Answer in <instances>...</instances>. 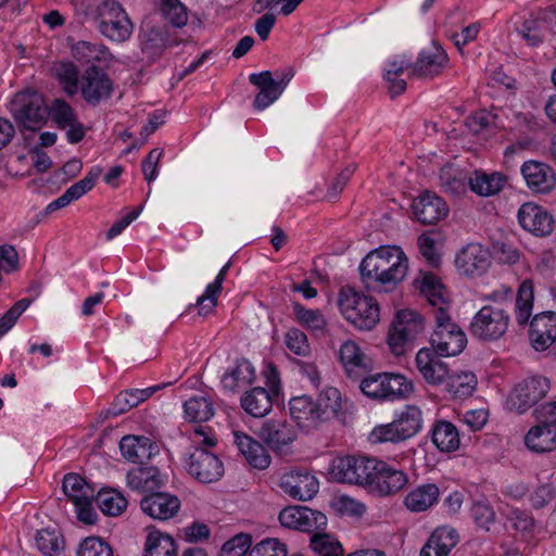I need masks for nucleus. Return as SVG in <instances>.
I'll return each mask as SVG.
<instances>
[{
	"instance_id": "obj_1",
	"label": "nucleus",
	"mask_w": 556,
	"mask_h": 556,
	"mask_svg": "<svg viewBox=\"0 0 556 556\" xmlns=\"http://www.w3.org/2000/svg\"><path fill=\"white\" fill-rule=\"evenodd\" d=\"M409 260L399 245H381L370 251L359 265L366 286L386 291L395 289L405 280Z\"/></svg>"
},
{
	"instance_id": "obj_2",
	"label": "nucleus",
	"mask_w": 556,
	"mask_h": 556,
	"mask_svg": "<svg viewBox=\"0 0 556 556\" xmlns=\"http://www.w3.org/2000/svg\"><path fill=\"white\" fill-rule=\"evenodd\" d=\"M338 307L342 317L359 331L375 329L381 319V308L377 299L352 287L341 288Z\"/></svg>"
},
{
	"instance_id": "obj_3",
	"label": "nucleus",
	"mask_w": 556,
	"mask_h": 556,
	"mask_svg": "<svg viewBox=\"0 0 556 556\" xmlns=\"http://www.w3.org/2000/svg\"><path fill=\"white\" fill-rule=\"evenodd\" d=\"M192 441L198 446L186 459L187 471L201 483H213L224 475V465L217 455L200 446H214L216 440L211 437L202 426L193 430Z\"/></svg>"
},
{
	"instance_id": "obj_4",
	"label": "nucleus",
	"mask_w": 556,
	"mask_h": 556,
	"mask_svg": "<svg viewBox=\"0 0 556 556\" xmlns=\"http://www.w3.org/2000/svg\"><path fill=\"white\" fill-rule=\"evenodd\" d=\"M426 330V319L416 309H397L389 327L387 343L390 352L402 356L414 345Z\"/></svg>"
},
{
	"instance_id": "obj_5",
	"label": "nucleus",
	"mask_w": 556,
	"mask_h": 556,
	"mask_svg": "<svg viewBox=\"0 0 556 556\" xmlns=\"http://www.w3.org/2000/svg\"><path fill=\"white\" fill-rule=\"evenodd\" d=\"M434 329L430 337L433 350L440 356H456L467 344L466 333L455 324L444 307L433 311Z\"/></svg>"
},
{
	"instance_id": "obj_6",
	"label": "nucleus",
	"mask_w": 556,
	"mask_h": 556,
	"mask_svg": "<svg viewBox=\"0 0 556 556\" xmlns=\"http://www.w3.org/2000/svg\"><path fill=\"white\" fill-rule=\"evenodd\" d=\"M10 111L15 121L29 130L40 129L49 116L43 97L36 91H23L11 101Z\"/></svg>"
},
{
	"instance_id": "obj_7",
	"label": "nucleus",
	"mask_w": 556,
	"mask_h": 556,
	"mask_svg": "<svg viewBox=\"0 0 556 556\" xmlns=\"http://www.w3.org/2000/svg\"><path fill=\"white\" fill-rule=\"evenodd\" d=\"M374 460L372 457L352 455L334 457L330 460L325 475L329 481L366 488Z\"/></svg>"
},
{
	"instance_id": "obj_8",
	"label": "nucleus",
	"mask_w": 556,
	"mask_h": 556,
	"mask_svg": "<svg viewBox=\"0 0 556 556\" xmlns=\"http://www.w3.org/2000/svg\"><path fill=\"white\" fill-rule=\"evenodd\" d=\"M100 33L112 41L124 42L132 33V23L124 8L115 0H104L97 7Z\"/></svg>"
},
{
	"instance_id": "obj_9",
	"label": "nucleus",
	"mask_w": 556,
	"mask_h": 556,
	"mask_svg": "<svg viewBox=\"0 0 556 556\" xmlns=\"http://www.w3.org/2000/svg\"><path fill=\"white\" fill-rule=\"evenodd\" d=\"M62 490L66 498L73 503L79 521L86 525L96 522L97 513L92 507L93 488L77 473H67L63 478Z\"/></svg>"
},
{
	"instance_id": "obj_10",
	"label": "nucleus",
	"mask_w": 556,
	"mask_h": 556,
	"mask_svg": "<svg viewBox=\"0 0 556 556\" xmlns=\"http://www.w3.org/2000/svg\"><path fill=\"white\" fill-rule=\"evenodd\" d=\"M509 321L510 316L503 307L485 305L473 316L470 331L481 340L494 341L507 332Z\"/></svg>"
},
{
	"instance_id": "obj_11",
	"label": "nucleus",
	"mask_w": 556,
	"mask_h": 556,
	"mask_svg": "<svg viewBox=\"0 0 556 556\" xmlns=\"http://www.w3.org/2000/svg\"><path fill=\"white\" fill-rule=\"evenodd\" d=\"M407 483L408 476L404 470L375 458L366 488L380 496H389L403 490Z\"/></svg>"
},
{
	"instance_id": "obj_12",
	"label": "nucleus",
	"mask_w": 556,
	"mask_h": 556,
	"mask_svg": "<svg viewBox=\"0 0 556 556\" xmlns=\"http://www.w3.org/2000/svg\"><path fill=\"white\" fill-rule=\"evenodd\" d=\"M258 435L268 448L279 456L291 455L293 453L292 445L298 438L294 427L283 418H271L264 421Z\"/></svg>"
},
{
	"instance_id": "obj_13",
	"label": "nucleus",
	"mask_w": 556,
	"mask_h": 556,
	"mask_svg": "<svg viewBox=\"0 0 556 556\" xmlns=\"http://www.w3.org/2000/svg\"><path fill=\"white\" fill-rule=\"evenodd\" d=\"M549 390V382L544 377H529L515 386L506 400L509 410L522 414L544 399Z\"/></svg>"
},
{
	"instance_id": "obj_14",
	"label": "nucleus",
	"mask_w": 556,
	"mask_h": 556,
	"mask_svg": "<svg viewBox=\"0 0 556 556\" xmlns=\"http://www.w3.org/2000/svg\"><path fill=\"white\" fill-rule=\"evenodd\" d=\"M293 76V70L288 68L274 78L269 71L251 74L249 79L252 85L258 88V93L254 99V108L264 110L274 103L285 90L286 86Z\"/></svg>"
},
{
	"instance_id": "obj_15",
	"label": "nucleus",
	"mask_w": 556,
	"mask_h": 556,
	"mask_svg": "<svg viewBox=\"0 0 556 556\" xmlns=\"http://www.w3.org/2000/svg\"><path fill=\"white\" fill-rule=\"evenodd\" d=\"M490 265V251L479 243H468L455 256V267L463 276L479 277L486 273Z\"/></svg>"
},
{
	"instance_id": "obj_16",
	"label": "nucleus",
	"mask_w": 556,
	"mask_h": 556,
	"mask_svg": "<svg viewBox=\"0 0 556 556\" xmlns=\"http://www.w3.org/2000/svg\"><path fill=\"white\" fill-rule=\"evenodd\" d=\"M430 348H421L414 359L415 367L421 378L432 387H442L448 378L450 367Z\"/></svg>"
},
{
	"instance_id": "obj_17",
	"label": "nucleus",
	"mask_w": 556,
	"mask_h": 556,
	"mask_svg": "<svg viewBox=\"0 0 556 556\" xmlns=\"http://www.w3.org/2000/svg\"><path fill=\"white\" fill-rule=\"evenodd\" d=\"M49 115L55 125L66 130L71 143H78L86 135L85 126L79 122L76 111L64 100L56 99L49 108Z\"/></svg>"
},
{
	"instance_id": "obj_18",
	"label": "nucleus",
	"mask_w": 556,
	"mask_h": 556,
	"mask_svg": "<svg viewBox=\"0 0 556 556\" xmlns=\"http://www.w3.org/2000/svg\"><path fill=\"white\" fill-rule=\"evenodd\" d=\"M520 172L527 187L535 193H549L556 186V173L546 163L529 160L521 165Z\"/></svg>"
},
{
	"instance_id": "obj_19",
	"label": "nucleus",
	"mask_w": 556,
	"mask_h": 556,
	"mask_svg": "<svg viewBox=\"0 0 556 556\" xmlns=\"http://www.w3.org/2000/svg\"><path fill=\"white\" fill-rule=\"evenodd\" d=\"M517 217L520 226L535 236H546L553 230V217L533 202L523 203L518 210Z\"/></svg>"
},
{
	"instance_id": "obj_20",
	"label": "nucleus",
	"mask_w": 556,
	"mask_h": 556,
	"mask_svg": "<svg viewBox=\"0 0 556 556\" xmlns=\"http://www.w3.org/2000/svg\"><path fill=\"white\" fill-rule=\"evenodd\" d=\"M448 58L441 46L432 42L424 48L414 64H412V74L417 77H433L439 75L447 65Z\"/></svg>"
},
{
	"instance_id": "obj_21",
	"label": "nucleus",
	"mask_w": 556,
	"mask_h": 556,
	"mask_svg": "<svg viewBox=\"0 0 556 556\" xmlns=\"http://www.w3.org/2000/svg\"><path fill=\"white\" fill-rule=\"evenodd\" d=\"M141 510L156 520H168L177 515L180 501L177 496L165 492H153L140 502Z\"/></svg>"
},
{
	"instance_id": "obj_22",
	"label": "nucleus",
	"mask_w": 556,
	"mask_h": 556,
	"mask_svg": "<svg viewBox=\"0 0 556 556\" xmlns=\"http://www.w3.org/2000/svg\"><path fill=\"white\" fill-rule=\"evenodd\" d=\"M415 217L422 224H435L448 214L447 204L435 193L426 191L413 201Z\"/></svg>"
},
{
	"instance_id": "obj_23",
	"label": "nucleus",
	"mask_w": 556,
	"mask_h": 556,
	"mask_svg": "<svg viewBox=\"0 0 556 556\" xmlns=\"http://www.w3.org/2000/svg\"><path fill=\"white\" fill-rule=\"evenodd\" d=\"M415 288L437 308L450 309V296L440 278L430 271H419L414 280Z\"/></svg>"
},
{
	"instance_id": "obj_24",
	"label": "nucleus",
	"mask_w": 556,
	"mask_h": 556,
	"mask_svg": "<svg viewBox=\"0 0 556 556\" xmlns=\"http://www.w3.org/2000/svg\"><path fill=\"white\" fill-rule=\"evenodd\" d=\"M80 91L86 102L96 105L111 96L112 83L103 72L90 66L83 77Z\"/></svg>"
},
{
	"instance_id": "obj_25",
	"label": "nucleus",
	"mask_w": 556,
	"mask_h": 556,
	"mask_svg": "<svg viewBox=\"0 0 556 556\" xmlns=\"http://www.w3.org/2000/svg\"><path fill=\"white\" fill-rule=\"evenodd\" d=\"M392 422L403 442L417 435L424 428V413L415 404H406L393 412Z\"/></svg>"
},
{
	"instance_id": "obj_26",
	"label": "nucleus",
	"mask_w": 556,
	"mask_h": 556,
	"mask_svg": "<svg viewBox=\"0 0 556 556\" xmlns=\"http://www.w3.org/2000/svg\"><path fill=\"white\" fill-rule=\"evenodd\" d=\"M536 351H544L556 340V313L544 312L533 317L529 332Z\"/></svg>"
},
{
	"instance_id": "obj_27",
	"label": "nucleus",
	"mask_w": 556,
	"mask_h": 556,
	"mask_svg": "<svg viewBox=\"0 0 556 556\" xmlns=\"http://www.w3.org/2000/svg\"><path fill=\"white\" fill-rule=\"evenodd\" d=\"M315 418L321 420L339 419L346 421L345 406L338 389L327 387L323 389L315 401Z\"/></svg>"
},
{
	"instance_id": "obj_28",
	"label": "nucleus",
	"mask_w": 556,
	"mask_h": 556,
	"mask_svg": "<svg viewBox=\"0 0 556 556\" xmlns=\"http://www.w3.org/2000/svg\"><path fill=\"white\" fill-rule=\"evenodd\" d=\"M280 490L298 501L313 498V475L308 471L292 470L283 473L278 483Z\"/></svg>"
},
{
	"instance_id": "obj_29",
	"label": "nucleus",
	"mask_w": 556,
	"mask_h": 556,
	"mask_svg": "<svg viewBox=\"0 0 556 556\" xmlns=\"http://www.w3.org/2000/svg\"><path fill=\"white\" fill-rule=\"evenodd\" d=\"M233 438L239 452L252 467L264 470L270 465V455L258 441L241 431H235Z\"/></svg>"
},
{
	"instance_id": "obj_30",
	"label": "nucleus",
	"mask_w": 556,
	"mask_h": 556,
	"mask_svg": "<svg viewBox=\"0 0 556 556\" xmlns=\"http://www.w3.org/2000/svg\"><path fill=\"white\" fill-rule=\"evenodd\" d=\"M459 535L448 526L438 527L420 551V556H447L457 545Z\"/></svg>"
},
{
	"instance_id": "obj_31",
	"label": "nucleus",
	"mask_w": 556,
	"mask_h": 556,
	"mask_svg": "<svg viewBox=\"0 0 556 556\" xmlns=\"http://www.w3.org/2000/svg\"><path fill=\"white\" fill-rule=\"evenodd\" d=\"M119 448L123 456L135 464H142L159 453V445L151 439L138 435H126L121 440Z\"/></svg>"
},
{
	"instance_id": "obj_32",
	"label": "nucleus",
	"mask_w": 556,
	"mask_h": 556,
	"mask_svg": "<svg viewBox=\"0 0 556 556\" xmlns=\"http://www.w3.org/2000/svg\"><path fill=\"white\" fill-rule=\"evenodd\" d=\"M432 444L441 453L456 452L460 446V434L457 427L445 419H437L430 428Z\"/></svg>"
},
{
	"instance_id": "obj_33",
	"label": "nucleus",
	"mask_w": 556,
	"mask_h": 556,
	"mask_svg": "<svg viewBox=\"0 0 556 556\" xmlns=\"http://www.w3.org/2000/svg\"><path fill=\"white\" fill-rule=\"evenodd\" d=\"M102 169L99 166L91 168L85 178L72 185L61 197L52 201L47 206L46 211L48 213H52L56 210L67 206L73 201L80 199L94 187V184L100 177Z\"/></svg>"
},
{
	"instance_id": "obj_34",
	"label": "nucleus",
	"mask_w": 556,
	"mask_h": 556,
	"mask_svg": "<svg viewBox=\"0 0 556 556\" xmlns=\"http://www.w3.org/2000/svg\"><path fill=\"white\" fill-rule=\"evenodd\" d=\"M525 445L534 453L556 450V425L544 421L531 427L525 435Z\"/></svg>"
},
{
	"instance_id": "obj_35",
	"label": "nucleus",
	"mask_w": 556,
	"mask_h": 556,
	"mask_svg": "<svg viewBox=\"0 0 556 556\" xmlns=\"http://www.w3.org/2000/svg\"><path fill=\"white\" fill-rule=\"evenodd\" d=\"M274 399L275 396L267 389L255 387L242 394L240 404L248 415L262 418L271 410Z\"/></svg>"
},
{
	"instance_id": "obj_36",
	"label": "nucleus",
	"mask_w": 556,
	"mask_h": 556,
	"mask_svg": "<svg viewBox=\"0 0 556 556\" xmlns=\"http://www.w3.org/2000/svg\"><path fill=\"white\" fill-rule=\"evenodd\" d=\"M339 361L348 375L357 374L369 367L370 361L363 348L355 340H345L338 352Z\"/></svg>"
},
{
	"instance_id": "obj_37",
	"label": "nucleus",
	"mask_w": 556,
	"mask_h": 556,
	"mask_svg": "<svg viewBox=\"0 0 556 556\" xmlns=\"http://www.w3.org/2000/svg\"><path fill=\"white\" fill-rule=\"evenodd\" d=\"M440 490L434 483H425L413 488L404 497V506L412 513L430 509L439 501Z\"/></svg>"
},
{
	"instance_id": "obj_38",
	"label": "nucleus",
	"mask_w": 556,
	"mask_h": 556,
	"mask_svg": "<svg viewBox=\"0 0 556 556\" xmlns=\"http://www.w3.org/2000/svg\"><path fill=\"white\" fill-rule=\"evenodd\" d=\"M506 182V176L498 172L488 174L483 170H475L468 178L470 190L480 197H493L500 193Z\"/></svg>"
},
{
	"instance_id": "obj_39",
	"label": "nucleus",
	"mask_w": 556,
	"mask_h": 556,
	"mask_svg": "<svg viewBox=\"0 0 556 556\" xmlns=\"http://www.w3.org/2000/svg\"><path fill=\"white\" fill-rule=\"evenodd\" d=\"M326 526V515L315 511V556H342V545L337 538L324 530Z\"/></svg>"
},
{
	"instance_id": "obj_40",
	"label": "nucleus",
	"mask_w": 556,
	"mask_h": 556,
	"mask_svg": "<svg viewBox=\"0 0 556 556\" xmlns=\"http://www.w3.org/2000/svg\"><path fill=\"white\" fill-rule=\"evenodd\" d=\"M256 378L255 368L247 359H239L235 366L229 368L222 378L223 387L226 390L236 392L254 382Z\"/></svg>"
},
{
	"instance_id": "obj_41",
	"label": "nucleus",
	"mask_w": 556,
	"mask_h": 556,
	"mask_svg": "<svg viewBox=\"0 0 556 556\" xmlns=\"http://www.w3.org/2000/svg\"><path fill=\"white\" fill-rule=\"evenodd\" d=\"M178 546L174 538L156 529H150L146 536L143 556H177Z\"/></svg>"
},
{
	"instance_id": "obj_42",
	"label": "nucleus",
	"mask_w": 556,
	"mask_h": 556,
	"mask_svg": "<svg viewBox=\"0 0 556 556\" xmlns=\"http://www.w3.org/2000/svg\"><path fill=\"white\" fill-rule=\"evenodd\" d=\"M159 469L155 467H137L127 475V485L137 492L153 493L161 488Z\"/></svg>"
},
{
	"instance_id": "obj_43",
	"label": "nucleus",
	"mask_w": 556,
	"mask_h": 556,
	"mask_svg": "<svg viewBox=\"0 0 556 556\" xmlns=\"http://www.w3.org/2000/svg\"><path fill=\"white\" fill-rule=\"evenodd\" d=\"M279 521L283 527L309 533L313 526V510L307 506H290L280 511Z\"/></svg>"
},
{
	"instance_id": "obj_44",
	"label": "nucleus",
	"mask_w": 556,
	"mask_h": 556,
	"mask_svg": "<svg viewBox=\"0 0 556 556\" xmlns=\"http://www.w3.org/2000/svg\"><path fill=\"white\" fill-rule=\"evenodd\" d=\"M477 378L471 371H448V378L443 383L445 390L454 396L463 397L470 395L477 387Z\"/></svg>"
},
{
	"instance_id": "obj_45",
	"label": "nucleus",
	"mask_w": 556,
	"mask_h": 556,
	"mask_svg": "<svg viewBox=\"0 0 556 556\" xmlns=\"http://www.w3.org/2000/svg\"><path fill=\"white\" fill-rule=\"evenodd\" d=\"M73 56L83 64H93L96 62H105L110 59L108 48L101 43L89 41H78L72 47Z\"/></svg>"
},
{
	"instance_id": "obj_46",
	"label": "nucleus",
	"mask_w": 556,
	"mask_h": 556,
	"mask_svg": "<svg viewBox=\"0 0 556 556\" xmlns=\"http://www.w3.org/2000/svg\"><path fill=\"white\" fill-rule=\"evenodd\" d=\"M415 382L402 374L387 372V401L408 400L415 393Z\"/></svg>"
},
{
	"instance_id": "obj_47",
	"label": "nucleus",
	"mask_w": 556,
	"mask_h": 556,
	"mask_svg": "<svg viewBox=\"0 0 556 556\" xmlns=\"http://www.w3.org/2000/svg\"><path fill=\"white\" fill-rule=\"evenodd\" d=\"M533 283L531 280L526 279L518 288L515 303V315L519 325H526L529 321L533 311Z\"/></svg>"
},
{
	"instance_id": "obj_48",
	"label": "nucleus",
	"mask_w": 556,
	"mask_h": 556,
	"mask_svg": "<svg viewBox=\"0 0 556 556\" xmlns=\"http://www.w3.org/2000/svg\"><path fill=\"white\" fill-rule=\"evenodd\" d=\"M37 548L47 556L59 555L64 548V539L55 527L38 530L35 536Z\"/></svg>"
},
{
	"instance_id": "obj_49",
	"label": "nucleus",
	"mask_w": 556,
	"mask_h": 556,
	"mask_svg": "<svg viewBox=\"0 0 556 556\" xmlns=\"http://www.w3.org/2000/svg\"><path fill=\"white\" fill-rule=\"evenodd\" d=\"M93 500L108 516H119L128 505V501L121 492L111 489L100 491Z\"/></svg>"
},
{
	"instance_id": "obj_50",
	"label": "nucleus",
	"mask_w": 556,
	"mask_h": 556,
	"mask_svg": "<svg viewBox=\"0 0 556 556\" xmlns=\"http://www.w3.org/2000/svg\"><path fill=\"white\" fill-rule=\"evenodd\" d=\"M289 410L292 419L300 428L309 429L313 418V400L309 395L303 394L291 397Z\"/></svg>"
},
{
	"instance_id": "obj_51",
	"label": "nucleus",
	"mask_w": 556,
	"mask_h": 556,
	"mask_svg": "<svg viewBox=\"0 0 556 556\" xmlns=\"http://www.w3.org/2000/svg\"><path fill=\"white\" fill-rule=\"evenodd\" d=\"M418 249L422 257L431 265L438 266L441 261V236L429 230L421 233L417 240Z\"/></svg>"
},
{
	"instance_id": "obj_52",
	"label": "nucleus",
	"mask_w": 556,
	"mask_h": 556,
	"mask_svg": "<svg viewBox=\"0 0 556 556\" xmlns=\"http://www.w3.org/2000/svg\"><path fill=\"white\" fill-rule=\"evenodd\" d=\"M186 418L193 422L208 420L214 415L213 403L205 396L190 397L184 404Z\"/></svg>"
},
{
	"instance_id": "obj_53",
	"label": "nucleus",
	"mask_w": 556,
	"mask_h": 556,
	"mask_svg": "<svg viewBox=\"0 0 556 556\" xmlns=\"http://www.w3.org/2000/svg\"><path fill=\"white\" fill-rule=\"evenodd\" d=\"M440 182L445 192L459 195L466 192L468 179L460 169L445 166L440 172Z\"/></svg>"
},
{
	"instance_id": "obj_54",
	"label": "nucleus",
	"mask_w": 556,
	"mask_h": 556,
	"mask_svg": "<svg viewBox=\"0 0 556 556\" xmlns=\"http://www.w3.org/2000/svg\"><path fill=\"white\" fill-rule=\"evenodd\" d=\"M329 505L334 513L341 516L361 517L366 511L364 503L345 494H334Z\"/></svg>"
},
{
	"instance_id": "obj_55",
	"label": "nucleus",
	"mask_w": 556,
	"mask_h": 556,
	"mask_svg": "<svg viewBox=\"0 0 556 556\" xmlns=\"http://www.w3.org/2000/svg\"><path fill=\"white\" fill-rule=\"evenodd\" d=\"M366 441L370 445L399 444L403 442L392 421L374 426L367 433Z\"/></svg>"
},
{
	"instance_id": "obj_56",
	"label": "nucleus",
	"mask_w": 556,
	"mask_h": 556,
	"mask_svg": "<svg viewBox=\"0 0 556 556\" xmlns=\"http://www.w3.org/2000/svg\"><path fill=\"white\" fill-rule=\"evenodd\" d=\"M359 389L367 397L387 401V372L365 377L359 383Z\"/></svg>"
},
{
	"instance_id": "obj_57",
	"label": "nucleus",
	"mask_w": 556,
	"mask_h": 556,
	"mask_svg": "<svg viewBox=\"0 0 556 556\" xmlns=\"http://www.w3.org/2000/svg\"><path fill=\"white\" fill-rule=\"evenodd\" d=\"M163 16L174 26L181 27L187 24L188 13L179 0H156Z\"/></svg>"
},
{
	"instance_id": "obj_58",
	"label": "nucleus",
	"mask_w": 556,
	"mask_h": 556,
	"mask_svg": "<svg viewBox=\"0 0 556 556\" xmlns=\"http://www.w3.org/2000/svg\"><path fill=\"white\" fill-rule=\"evenodd\" d=\"M55 75L63 90L74 96L78 90V71L72 63H60L55 66Z\"/></svg>"
},
{
	"instance_id": "obj_59",
	"label": "nucleus",
	"mask_w": 556,
	"mask_h": 556,
	"mask_svg": "<svg viewBox=\"0 0 556 556\" xmlns=\"http://www.w3.org/2000/svg\"><path fill=\"white\" fill-rule=\"evenodd\" d=\"M252 545V538L247 533L233 535L225 542L220 549V556H248Z\"/></svg>"
},
{
	"instance_id": "obj_60",
	"label": "nucleus",
	"mask_w": 556,
	"mask_h": 556,
	"mask_svg": "<svg viewBox=\"0 0 556 556\" xmlns=\"http://www.w3.org/2000/svg\"><path fill=\"white\" fill-rule=\"evenodd\" d=\"M287 546L278 539H264L254 545L248 556H286Z\"/></svg>"
},
{
	"instance_id": "obj_61",
	"label": "nucleus",
	"mask_w": 556,
	"mask_h": 556,
	"mask_svg": "<svg viewBox=\"0 0 556 556\" xmlns=\"http://www.w3.org/2000/svg\"><path fill=\"white\" fill-rule=\"evenodd\" d=\"M78 556H113V549L102 539L90 536L81 542Z\"/></svg>"
},
{
	"instance_id": "obj_62",
	"label": "nucleus",
	"mask_w": 556,
	"mask_h": 556,
	"mask_svg": "<svg viewBox=\"0 0 556 556\" xmlns=\"http://www.w3.org/2000/svg\"><path fill=\"white\" fill-rule=\"evenodd\" d=\"M139 405L138 397L134 391L127 390L117 394L111 404L109 413L113 416L122 415Z\"/></svg>"
},
{
	"instance_id": "obj_63",
	"label": "nucleus",
	"mask_w": 556,
	"mask_h": 556,
	"mask_svg": "<svg viewBox=\"0 0 556 556\" xmlns=\"http://www.w3.org/2000/svg\"><path fill=\"white\" fill-rule=\"evenodd\" d=\"M30 300L23 299L17 301L5 314L0 318V338L4 336L15 325L22 313L29 306Z\"/></svg>"
},
{
	"instance_id": "obj_64",
	"label": "nucleus",
	"mask_w": 556,
	"mask_h": 556,
	"mask_svg": "<svg viewBox=\"0 0 556 556\" xmlns=\"http://www.w3.org/2000/svg\"><path fill=\"white\" fill-rule=\"evenodd\" d=\"M286 344L296 355H307L311 350L306 334L299 329H290L287 332Z\"/></svg>"
}]
</instances>
